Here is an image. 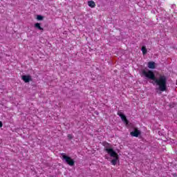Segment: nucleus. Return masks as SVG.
<instances>
[{
    "instance_id": "f257e3e1",
    "label": "nucleus",
    "mask_w": 177,
    "mask_h": 177,
    "mask_svg": "<svg viewBox=\"0 0 177 177\" xmlns=\"http://www.w3.org/2000/svg\"><path fill=\"white\" fill-rule=\"evenodd\" d=\"M142 76L147 78L148 80H152V84L153 85H158L159 91L160 92H165L167 91V83L168 81V77L162 74H158L156 77V75L153 71L149 69H144L142 71Z\"/></svg>"
},
{
    "instance_id": "f03ea898",
    "label": "nucleus",
    "mask_w": 177,
    "mask_h": 177,
    "mask_svg": "<svg viewBox=\"0 0 177 177\" xmlns=\"http://www.w3.org/2000/svg\"><path fill=\"white\" fill-rule=\"evenodd\" d=\"M104 151H106V153H107V154H109V156L113 158L111 160L112 165H117V162L120 161L118 153H117V152H115V151H114L111 147H105Z\"/></svg>"
},
{
    "instance_id": "7ed1b4c3",
    "label": "nucleus",
    "mask_w": 177,
    "mask_h": 177,
    "mask_svg": "<svg viewBox=\"0 0 177 177\" xmlns=\"http://www.w3.org/2000/svg\"><path fill=\"white\" fill-rule=\"evenodd\" d=\"M61 158L62 160H63V161H65L66 164H68V165H70L71 167H73V165H74V163H75L74 160H73L66 153H61Z\"/></svg>"
},
{
    "instance_id": "20e7f679",
    "label": "nucleus",
    "mask_w": 177,
    "mask_h": 177,
    "mask_svg": "<svg viewBox=\"0 0 177 177\" xmlns=\"http://www.w3.org/2000/svg\"><path fill=\"white\" fill-rule=\"evenodd\" d=\"M118 115L120 117L121 120L124 122L126 127H128V124L129 122H128V120L127 119V116L124 115V113L121 111H119L118 113Z\"/></svg>"
},
{
    "instance_id": "39448f33",
    "label": "nucleus",
    "mask_w": 177,
    "mask_h": 177,
    "mask_svg": "<svg viewBox=\"0 0 177 177\" xmlns=\"http://www.w3.org/2000/svg\"><path fill=\"white\" fill-rule=\"evenodd\" d=\"M22 80L24 81L26 83L30 82V81H32V78L31 77V75H23L22 76Z\"/></svg>"
},
{
    "instance_id": "423d86ee",
    "label": "nucleus",
    "mask_w": 177,
    "mask_h": 177,
    "mask_svg": "<svg viewBox=\"0 0 177 177\" xmlns=\"http://www.w3.org/2000/svg\"><path fill=\"white\" fill-rule=\"evenodd\" d=\"M131 136H134L135 138H138L139 135H140V131L138 130V129H135L133 131L130 133Z\"/></svg>"
},
{
    "instance_id": "0eeeda50",
    "label": "nucleus",
    "mask_w": 177,
    "mask_h": 177,
    "mask_svg": "<svg viewBox=\"0 0 177 177\" xmlns=\"http://www.w3.org/2000/svg\"><path fill=\"white\" fill-rule=\"evenodd\" d=\"M147 66H148V68H151L152 70L156 68V63L154 62H148Z\"/></svg>"
},
{
    "instance_id": "6e6552de",
    "label": "nucleus",
    "mask_w": 177,
    "mask_h": 177,
    "mask_svg": "<svg viewBox=\"0 0 177 177\" xmlns=\"http://www.w3.org/2000/svg\"><path fill=\"white\" fill-rule=\"evenodd\" d=\"M87 4L90 8H95L96 6V3L93 1H88Z\"/></svg>"
},
{
    "instance_id": "1a4fd4ad",
    "label": "nucleus",
    "mask_w": 177,
    "mask_h": 177,
    "mask_svg": "<svg viewBox=\"0 0 177 177\" xmlns=\"http://www.w3.org/2000/svg\"><path fill=\"white\" fill-rule=\"evenodd\" d=\"M35 27L36 28H38V30H44V28H42L41 27V24H39V23H36V24H35Z\"/></svg>"
},
{
    "instance_id": "9d476101",
    "label": "nucleus",
    "mask_w": 177,
    "mask_h": 177,
    "mask_svg": "<svg viewBox=\"0 0 177 177\" xmlns=\"http://www.w3.org/2000/svg\"><path fill=\"white\" fill-rule=\"evenodd\" d=\"M141 50L143 55H146V53H147V49L146 48L145 46H142Z\"/></svg>"
},
{
    "instance_id": "9b49d317",
    "label": "nucleus",
    "mask_w": 177,
    "mask_h": 177,
    "mask_svg": "<svg viewBox=\"0 0 177 177\" xmlns=\"http://www.w3.org/2000/svg\"><path fill=\"white\" fill-rule=\"evenodd\" d=\"M37 20H44V17H42V15H37Z\"/></svg>"
},
{
    "instance_id": "f8f14e48",
    "label": "nucleus",
    "mask_w": 177,
    "mask_h": 177,
    "mask_svg": "<svg viewBox=\"0 0 177 177\" xmlns=\"http://www.w3.org/2000/svg\"><path fill=\"white\" fill-rule=\"evenodd\" d=\"M68 138L69 139H73V135L68 134Z\"/></svg>"
},
{
    "instance_id": "ddd939ff",
    "label": "nucleus",
    "mask_w": 177,
    "mask_h": 177,
    "mask_svg": "<svg viewBox=\"0 0 177 177\" xmlns=\"http://www.w3.org/2000/svg\"><path fill=\"white\" fill-rule=\"evenodd\" d=\"M106 160H110V158H109L107 156H105Z\"/></svg>"
},
{
    "instance_id": "4468645a",
    "label": "nucleus",
    "mask_w": 177,
    "mask_h": 177,
    "mask_svg": "<svg viewBox=\"0 0 177 177\" xmlns=\"http://www.w3.org/2000/svg\"><path fill=\"white\" fill-rule=\"evenodd\" d=\"M0 128H2V122L0 121Z\"/></svg>"
},
{
    "instance_id": "2eb2a0df",
    "label": "nucleus",
    "mask_w": 177,
    "mask_h": 177,
    "mask_svg": "<svg viewBox=\"0 0 177 177\" xmlns=\"http://www.w3.org/2000/svg\"><path fill=\"white\" fill-rule=\"evenodd\" d=\"M174 176H175V177H177V176H176V175H174Z\"/></svg>"
}]
</instances>
